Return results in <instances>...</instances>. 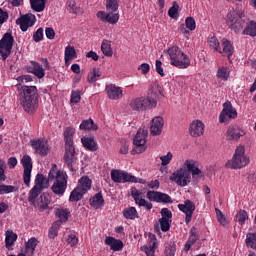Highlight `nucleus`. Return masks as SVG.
<instances>
[{
  "label": "nucleus",
  "instance_id": "obj_1",
  "mask_svg": "<svg viewBox=\"0 0 256 256\" xmlns=\"http://www.w3.org/2000/svg\"><path fill=\"white\" fill-rule=\"evenodd\" d=\"M37 93L36 86L22 85L20 89V103L26 113H35L37 110Z\"/></svg>",
  "mask_w": 256,
  "mask_h": 256
},
{
  "label": "nucleus",
  "instance_id": "obj_2",
  "mask_svg": "<svg viewBox=\"0 0 256 256\" xmlns=\"http://www.w3.org/2000/svg\"><path fill=\"white\" fill-rule=\"evenodd\" d=\"M73 135H75V129L68 127L64 131V139H65V155L64 161L68 167L75 173V168L73 165L77 163V157H75V146L73 145Z\"/></svg>",
  "mask_w": 256,
  "mask_h": 256
},
{
  "label": "nucleus",
  "instance_id": "obj_3",
  "mask_svg": "<svg viewBox=\"0 0 256 256\" xmlns=\"http://www.w3.org/2000/svg\"><path fill=\"white\" fill-rule=\"evenodd\" d=\"M247 21H249V19L245 15V12L241 10L229 12L226 15V24L236 35H239V33L245 29Z\"/></svg>",
  "mask_w": 256,
  "mask_h": 256
},
{
  "label": "nucleus",
  "instance_id": "obj_4",
  "mask_svg": "<svg viewBox=\"0 0 256 256\" xmlns=\"http://www.w3.org/2000/svg\"><path fill=\"white\" fill-rule=\"evenodd\" d=\"M119 0H107L106 1V11H98L97 18L102 21V23H109L110 25H117L119 23Z\"/></svg>",
  "mask_w": 256,
  "mask_h": 256
},
{
  "label": "nucleus",
  "instance_id": "obj_5",
  "mask_svg": "<svg viewBox=\"0 0 256 256\" xmlns=\"http://www.w3.org/2000/svg\"><path fill=\"white\" fill-rule=\"evenodd\" d=\"M168 54L171 60V65L177 67L178 69H187L191 65V59L187 54L181 51L180 47L173 46L168 49Z\"/></svg>",
  "mask_w": 256,
  "mask_h": 256
},
{
  "label": "nucleus",
  "instance_id": "obj_6",
  "mask_svg": "<svg viewBox=\"0 0 256 256\" xmlns=\"http://www.w3.org/2000/svg\"><path fill=\"white\" fill-rule=\"evenodd\" d=\"M132 111H147L157 107V99L153 98V94L147 97H138L130 101Z\"/></svg>",
  "mask_w": 256,
  "mask_h": 256
},
{
  "label": "nucleus",
  "instance_id": "obj_7",
  "mask_svg": "<svg viewBox=\"0 0 256 256\" xmlns=\"http://www.w3.org/2000/svg\"><path fill=\"white\" fill-rule=\"evenodd\" d=\"M249 165V157L245 156V147L240 146L236 149L232 161L226 163L228 169H243Z\"/></svg>",
  "mask_w": 256,
  "mask_h": 256
},
{
  "label": "nucleus",
  "instance_id": "obj_8",
  "mask_svg": "<svg viewBox=\"0 0 256 256\" xmlns=\"http://www.w3.org/2000/svg\"><path fill=\"white\" fill-rule=\"evenodd\" d=\"M28 201L37 210L43 212L46 211V209H49V204L51 203V195L48 193L41 194V192H36L35 196H32V194L29 193Z\"/></svg>",
  "mask_w": 256,
  "mask_h": 256
},
{
  "label": "nucleus",
  "instance_id": "obj_9",
  "mask_svg": "<svg viewBox=\"0 0 256 256\" xmlns=\"http://www.w3.org/2000/svg\"><path fill=\"white\" fill-rule=\"evenodd\" d=\"M15 43V38L9 32H6L1 40H0V55L2 57V61H7L9 55H11V51H13V45Z\"/></svg>",
  "mask_w": 256,
  "mask_h": 256
},
{
  "label": "nucleus",
  "instance_id": "obj_10",
  "mask_svg": "<svg viewBox=\"0 0 256 256\" xmlns=\"http://www.w3.org/2000/svg\"><path fill=\"white\" fill-rule=\"evenodd\" d=\"M147 135H149V131L145 128H140L137 131V134L134 137V149L131 151L132 155H135V153H144L146 147L145 143H147Z\"/></svg>",
  "mask_w": 256,
  "mask_h": 256
},
{
  "label": "nucleus",
  "instance_id": "obj_11",
  "mask_svg": "<svg viewBox=\"0 0 256 256\" xmlns=\"http://www.w3.org/2000/svg\"><path fill=\"white\" fill-rule=\"evenodd\" d=\"M170 181L178 184L179 187H187V185L191 183V174H188L186 168H179L172 173L170 176Z\"/></svg>",
  "mask_w": 256,
  "mask_h": 256
},
{
  "label": "nucleus",
  "instance_id": "obj_12",
  "mask_svg": "<svg viewBox=\"0 0 256 256\" xmlns=\"http://www.w3.org/2000/svg\"><path fill=\"white\" fill-rule=\"evenodd\" d=\"M231 119H237V109L233 107L231 101H226L223 104V109L219 116L220 123H227V121H231Z\"/></svg>",
  "mask_w": 256,
  "mask_h": 256
},
{
  "label": "nucleus",
  "instance_id": "obj_13",
  "mask_svg": "<svg viewBox=\"0 0 256 256\" xmlns=\"http://www.w3.org/2000/svg\"><path fill=\"white\" fill-rule=\"evenodd\" d=\"M69 176L67 174L59 173L56 180L51 187L52 192L54 195H64L65 191H67V180Z\"/></svg>",
  "mask_w": 256,
  "mask_h": 256
},
{
  "label": "nucleus",
  "instance_id": "obj_14",
  "mask_svg": "<svg viewBox=\"0 0 256 256\" xmlns=\"http://www.w3.org/2000/svg\"><path fill=\"white\" fill-rule=\"evenodd\" d=\"M111 179L114 183H137V177L121 170H112Z\"/></svg>",
  "mask_w": 256,
  "mask_h": 256
},
{
  "label": "nucleus",
  "instance_id": "obj_15",
  "mask_svg": "<svg viewBox=\"0 0 256 256\" xmlns=\"http://www.w3.org/2000/svg\"><path fill=\"white\" fill-rule=\"evenodd\" d=\"M22 167H24L23 181L26 187L31 185V172L33 171V161L29 155H24L21 159Z\"/></svg>",
  "mask_w": 256,
  "mask_h": 256
},
{
  "label": "nucleus",
  "instance_id": "obj_16",
  "mask_svg": "<svg viewBox=\"0 0 256 256\" xmlns=\"http://www.w3.org/2000/svg\"><path fill=\"white\" fill-rule=\"evenodd\" d=\"M37 22V17L33 13L24 14L16 20V25H20L21 31L25 32L29 27H33Z\"/></svg>",
  "mask_w": 256,
  "mask_h": 256
},
{
  "label": "nucleus",
  "instance_id": "obj_17",
  "mask_svg": "<svg viewBox=\"0 0 256 256\" xmlns=\"http://www.w3.org/2000/svg\"><path fill=\"white\" fill-rule=\"evenodd\" d=\"M47 187H49V180L44 177L43 174H37L35 178V185L29 193H31L33 197L37 193H42L43 189H47Z\"/></svg>",
  "mask_w": 256,
  "mask_h": 256
},
{
  "label": "nucleus",
  "instance_id": "obj_18",
  "mask_svg": "<svg viewBox=\"0 0 256 256\" xmlns=\"http://www.w3.org/2000/svg\"><path fill=\"white\" fill-rule=\"evenodd\" d=\"M178 209L185 213V222L191 223V219L193 217V213L195 212V203L191 200H185L184 204H179Z\"/></svg>",
  "mask_w": 256,
  "mask_h": 256
},
{
  "label": "nucleus",
  "instance_id": "obj_19",
  "mask_svg": "<svg viewBox=\"0 0 256 256\" xmlns=\"http://www.w3.org/2000/svg\"><path fill=\"white\" fill-rule=\"evenodd\" d=\"M163 125L165 122L163 121V117L157 116L152 119V124L150 126V133L151 135L157 136L161 135L163 131Z\"/></svg>",
  "mask_w": 256,
  "mask_h": 256
},
{
  "label": "nucleus",
  "instance_id": "obj_20",
  "mask_svg": "<svg viewBox=\"0 0 256 256\" xmlns=\"http://www.w3.org/2000/svg\"><path fill=\"white\" fill-rule=\"evenodd\" d=\"M182 169H186L187 173L191 175L195 178V177H203L204 174L201 171V169H199V167L195 166V162L193 160H186L184 162V167H182Z\"/></svg>",
  "mask_w": 256,
  "mask_h": 256
},
{
  "label": "nucleus",
  "instance_id": "obj_21",
  "mask_svg": "<svg viewBox=\"0 0 256 256\" xmlns=\"http://www.w3.org/2000/svg\"><path fill=\"white\" fill-rule=\"evenodd\" d=\"M31 145L38 155L45 157L49 153V146L41 140H31Z\"/></svg>",
  "mask_w": 256,
  "mask_h": 256
},
{
  "label": "nucleus",
  "instance_id": "obj_22",
  "mask_svg": "<svg viewBox=\"0 0 256 256\" xmlns=\"http://www.w3.org/2000/svg\"><path fill=\"white\" fill-rule=\"evenodd\" d=\"M245 135V131L239 129L237 126H230L226 132L228 141H237L240 137Z\"/></svg>",
  "mask_w": 256,
  "mask_h": 256
},
{
  "label": "nucleus",
  "instance_id": "obj_23",
  "mask_svg": "<svg viewBox=\"0 0 256 256\" xmlns=\"http://www.w3.org/2000/svg\"><path fill=\"white\" fill-rule=\"evenodd\" d=\"M189 131L191 137H201L205 131V124L200 120L194 121L191 123Z\"/></svg>",
  "mask_w": 256,
  "mask_h": 256
},
{
  "label": "nucleus",
  "instance_id": "obj_24",
  "mask_svg": "<svg viewBox=\"0 0 256 256\" xmlns=\"http://www.w3.org/2000/svg\"><path fill=\"white\" fill-rule=\"evenodd\" d=\"M107 95L109 99L117 101L123 97V90L120 87H117L115 84H110L106 87Z\"/></svg>",
  "mask_w": 256,
  "mask_h": 256
},
{
  "label": "nucleus",
  "instance_id": "obj_25",
  "mask_svg": "<svg viewBox=\"0 0 256 256\" xmlns=\"http://www.w3.org/2000/svg\"><path fill=\"white\" fill-rule=\"evenodd\" d=\"M28 73H33L38 79L45 77V70L41 67V64L35 61H31V65L26 67Z\"/></svg>",
  "mask_w": 256,
  "mask_h": 256
},
{
  "label": "nucleus",
  "instance_id": "obj_26",
  "mask_svg": "<svg viewBox=\"0 0 256 256\" xmlns=\"http://www.w3.org/2000/svg\"><path fill=\"white\" fill-rule=\"evenodd\" d=\"M150 245L142 246L141 251L146 253L147 256H155V249H157V238L153 234H149Z\"/></svg>",
  "mask_w": 256,
  "mask_h": 256
},
{
  "label": "nucleus",
  "instance_id": "obj_27",
  "mask_svg": "<svg viewBox=\"0 0 256 256\" xmlns=\"http://www.w3.org/2000/svg\"><path fill=\"white\" fill-rule=\"evenodd\" d=\"M105 243L111 248L112 251H121V249H123V241L115 239L114 237H106Z\"/></svg>",
  "mask_w": 256,
  "mask_h": 256
},
{
  "label": "nucleus",
  "instance_id": "obj_28",
  "mask_svg": "<svg viewBox=\"0 0 256 256\" xmlns=\"http://www.w3.org/2000/svg\"><path fill=\"white\" fill-rule=\"evenodd\" d=\"M65 65H70L73 59H77V51L75 47L68 45L65 48L64 52Z\"/></svg>",
  "mask_w": 256,
  "mask_h": 256
},
{
  "label": "nucleus",
  "instance_id": "obj_29",
  "mask_svg": "<svg viewBox=\"0 0 256 256\" xmlns=\"http://www.w3.org/2000/svg\"><path fill=\"white\" fill-rule=\"evenodd\" d=\"M82 145L87 149L88 151H97L99 149V146H97V142H95V139L91 137H82L81 138Z\"/></svg>",
  "mask_w": 256,
  "mask_h": 256
},
{
  "label": "nucleus",
  "instance_id": "obj_30",
  "mask_svg": "<svg viewBox=\"0 0 256 256\" xmlns=\"http://www.w3.org/2000/svg\"><path fill=\"white\" fill-rule=\"evenodd\" d=\"M90 205L94 207V209H101V207L105 205L103 194H101V192H98L93 196V198H90Z\"/></svg>",
  "mask_w": 256,
  "mask_h": 256
},
{
  "label": "nucleus",
  "instance_id": "obj_31",
  "mask_svg": "<svg viewBox=\"0 0 256 256\" xmlns=\"http://www.w3.org/2000/svg\"><path fill=\"white\" fill-rule=\"evenodd\" d=\"M242 35L256 37V22L255 20L247 21L245 28L242 30Z\"/></svg>",
  "mask_w": 256,
  "mask_h": 256
},
{
  "label": "nucleus",
  "instance_id": "obj_32",
  "mask_svg": "<svg viewBox=\"0 0 256 256\" xmlns=\"http://www.w3.org/2000/svg\"><path fill=\"white\" fill-rule=\"evenodd\" d=\"M101 75H103V71H101L97 67L92 68V70H90V72L88 73V77H87L88 83H97Z\"/></svg>",
  "mask_w": 256,
  "mask_h": 256
},
{
  "label": "nucleus",
  "instance_id": "obj_33",
  "mask_svg": "<svg viewBox=\"0 0 256 256\" xmlns=\"http://www.w3.org/2000/svg\"><path fill=\"white\" fill-rule=\"evenodd\" d=\"M92 183H93V181H91V179L88 178V176H83L79 180L78 185L76 187H78L80 190H82L83 193H87V191H89V189H91Z\"/></svg>",
  "mask_w": 256,
  "mask_h": 256
},
{
  "label": "nucleus",
  "instance_id": "obj_34",
  "mask_svg": "<svg viewBox=\"0 0 256 256\" xmlns=\"http://www.w3.org/2000/svg\"><path fill=\"white\" fill-rule=\"evenodd\" d=\"M221 44L223 47L222 53H225L227 55L228 59H231V55H233V44H231V41H229L227 38H223L221 40Z\"/></svg>",
  "mask_w": 256,
  "mask_h": 256
},
{
  "label": "nucleus",
  "instance_id": "obj_35",
  "mask_svg": "<svg viewBox=\"0 0 256 256\" xmlns=\"http://www.w3.org/2000/svg\"><path fill=\"white\" fill-rule=\"evenodd\" d=\"M45 3L47 0H30V7L36 13H41V11H45Z\"/></svg>",
  "mask_w": 256,
  "mask_h": 256
},
{
  "label": "nucleus",
  "instance_id": "obj_36",
  "mask_svg": "<svg viewBox=\"0 0 256 256\" xmlns=\"http://www.w3.org/2000/svg\"><path fill=\"white\" fill-rule=\"evenodd\" d=\"M84 195H85V192H83V190H80L76 186L74 190L70 193L69 201L70 203H77V201H81V199H83Z\"/></svg>",
  "mask_w": 256,
  "mask_h": 256
},
{
  "label": "nucleus",
  "instance_id": "obj_37",
  "mask_svg": "<svg viewBox=\"0 0 256 256\" xmlns=\"http://www.w3.org/2000/svg\"><path fill=\"white\" fill-rule=\"evenodd\" d=\"M80 129L82 131H97L98 127L93 122V119L83 120L80 124Z\"/></svg>",
  "mask_w": 256,
  "mask_h": 256
},
{
  "label": "nucleus",
  "instance_id": "obj_38",
  "mask_svg": "<svg viewBox=\"0 0 256 256\" xmlns=\"http://www.w3.org/2000/svg\"><path fill=\"white\" fill-rule=\"evenodd\" d=\"M55 215L60 221L67 223V221H69V215H71V212L68 209L57 208Z\"/></svg>",
  "mask_w": 256,
  "mask_h": 256
},
{
  "label": "nucleus",
  "instance_id": "obj_39",
  "mask_svg": "<svg viewBox=\"0 0 256 256\" xmlns=\"http://www.w3.org/2000/svg\"><path fill=\"white\" fill-rule=\"evenodd\" d=\"M123 215L125 219H139V213L137 212V209L135 207L125 208L123 211Z\"/></svg>",
  "mask_w": 256,
  "mask_h": 256
},
{
  "label": "nucleus",
  "instance_id": "obj_40",
  "mask_svg": "<svg viewBox=\"0 0 256 256\" xmlns=\"http://www.w3.org/2000/svg\"><path fill=\"white\" fill-rule=\"evenodd\" d=\"M59 173L60 175H67V172L65 171H61V170H57V164H52L51 165V169L49 171L48 174V181H53V179H57V177H59Z\"/></svg>",
  "mask_w": 256,
  "mask_h": 256
},
{
  "label": "nucleus",
  "instance_id": "obj_41",
  "mask_svg": "<svg viewBox=\"0 0 256 256\" xmlns=\"http://www.w3.org/2000/svg\"><path fill=\"white\" fill-rule=\"evenodd\" d=\"M5 235L6 248L9 249V247H13V245H15V241H17V234L13 233V231L7 230Z\"/></svg>",
  "mask_w": 256,
  "mask_h": 256
},
{
  "label": "nucleus",
  "instance_id": "obj_42",
  "mask_svg": "<svg viewBox=\"0 0 256 256\" xmlns=\"http://www.w3.org/2000/svg\"><path fill=\"white\" fill-rule=\"evenodd\" d=\"M101 51L106 57H113V48H111V41L104 40L101 45Z\"/></svg>",
  "mask_w": 256,
  "mask_h": 256
},
{
  "label": "nucleus",
  "instance_id": "obj_43",
  "mask_svg": "<svg viewBox=\"0 0 256 256\" xmlns=\"http://www.w3.org/2000/svg\"><path fill=\"white\" fill-rule=\"evenodd\" d=\"M68 11L74 13V15H83V9L77 7L73 0L68 1Z\"/></svg>",
  "mask_w": 256,
  "mask_h": 256
},
{
  "label": "nucleus",
  "instance_id": "obj_44",
  "mask_svg": "<svg viewBox=\"0 0 256 256\" xmlns=\"http://www.w3.org/2000/svg\"><path fill=\"white\" fill-rule=\"evenodd\" d=\"M37 245H39V241L37 240V238H30L26 243V251H30L31 255H33L35 253Z\"/></svg>",
  "mask_w": 256,
  "mask_h": 256
},
{
  "label": "nucleus",
  "instance_id": "obj_45",
  "mask_svg": "<svg viewBox=\"0 0 256 256\" xmlns=\"http://www.w3.org/2000/svg\"><path fill=\"white\" fill-rule=\"evenodd\" d=\"M246 247L254 249L256 247V233H248L246 235Z\"/></svg>",
  "mask_w": 256,
  "mask_h": 256
},
{
  "label": "nucleus",
  "instance_id": "obj_46",
  "mask_svg": "<svg viewBox=\"0 0 256 256\" xmlns=\"http://www.w3.org/2000/svg\"><path fill=\"white\" fill-rule=\"evenodd\" d=\"M235 219L238 223H241V225H245V222L249 219V214H247L245 210H240L237 212Z\"/></svg>",
  "mask_w": 256,
  "mask_h": 256
},
{
  "label": "nucleus",
  "instance_id": "obj_47",
  "mask_svg": "<svg viewBox=\"0 0 256 256\" xmlns=\"http://www.w3.org/2000/svg\"><path fill=\"white\" fill-rule=\"evenodd\" d=\"M197 241H199V231L197 230V228L192 227L190 229V234H189L188 242L192 243L193 245H195V243H197Z\"/></svg>",
  "mask_w": 256,
  "mask_h": 256
},
{
  "label": "nucleus",
  "instance_id": "obj_48",
  "mask_svg": "<svg viewBox=\"0 0 256 256\" xmlns=\"http://www.w3.org/2000/svg\"><path fill=\"white\" fill-rule=\"evenodd\" d=\"M168 15L171 19H177L179 17V3L173 2V6L168 10Z\"/></svg>",
  "mask_w": 256,
  "mask_h": 256
},
{
  "label": "nucleus",
  "instance_id": "obj_49",
  "mask_svg": "<svg viewBox=\"0 0 256 256\" xmlns=\"http://www.w3.org/2000/svg\"><path fill=\"white\" fill-rule=\"evenodd\" d=\"M208 45L212 49H215V51H218V53H223L221 51V46L219 44V40H217V37L213 36L208 39Z\"/></svg>",
  "mask_w": 256,
  "mask_h": 256
},
{
  "label": "nucleus",
  "instance_id": "obj_50",
  "mask_svg": "<svg viewBox=\"0 0 256 256\" xmlns=\"http://www.w3.org/2000/svg\"><path fill=\"white\" fill-rule=\"evenodd\" d=\"M173 220H165V218H160L159 219V224H160V229L164 233H167L169 229H171V223Z\"/></svg>",
  "mask_w": 256,
  "mask_h": 256
},
{
  "label": "nucleus",
  "instance_id": "obj_51",
  "mask_svg": "<svg viewBox=\"0 0 256 256\" xmlns=\"http://www.w3.org/2000/svg\"><path fill=\"white\" fill-rule=\"evenodd\" d=\"M216 211V217L218 219V222L222 227H227V218L225 217V214L219 210V208H215Z\"/></svg>",
  "mask_w": 256,
  "mask_h": 256
},
{
  "label": "nucleus",
  "instance_id": "obj_52",
  "mask_svg": "<svg viewBox=\"0 0 256 256\" xmlns=\"http://www.w3.org/2000/svg\"><path fill=\"white\" fill-rule=\"evenodd\" d=\"M135 203L139 207H145L147 211H151V209H153V204L143 198H138L137 201H135Z\"/></svg>",
  "mask_w": 256,
  "mask_h": 256
},
{
  "label": "nucleus",
  "instance_id": "obj_53",
  "mask_svg": "<svg viewBox=\"0 0 256 256\" xmlns=\"http://www.w3.org/2000/svg\"><path fill=\"white\" fill-rule=\"evenodd\" d=\"M160 214L162 216L160 219H165L167 221H172L171 219H173V213L169 208H162Z\"/></svg>",
  "mask_w": 256,
  "mask_h": 256
},
{
  "label": "nucleus",
  "instance_id": "obj_54",
  "mask_svg": "<svg viewBox=\"0 0 256 256\" xmlns=\"http://www.w3.org/2000/svg\"><path fill=\"white\" fill-rule=\"evenodd\" d=\"M185 25H186V28L189 29V31H195V29L197 28V24L195 23V18L191 16L186 18Z\"/></svg>",
  "mask_w": 256,
  "mask_h": 256
},
{
  "label": "nucleus",
  "instance_id": "obj_55",
  "mask_svg": "<svg viewBox=\"0 0 256 256\" xmlns=\"http://www.w3.org/2000/svg\"><path fill=\"white\" fill-rule=\"evenodd\" d=\"M157 203H173V200H171V196H169L168 194L159 192Z\"/></svg>",
  "mask_w": 256,
  "mask_h": 256
},
{
  "label": "nucleus",
  "instance_id": "obj_56",
  "mask_svg": "<svg viewBox=\"0 0 256 256\" xmlns=\"http://www.w3.org/2000/svg\"><path fill=\"white\" fill-rule=\"evenodd\" d=\"M5 167H7V165L2 159H0V183L7 181V175H5Z\"/></svg>",
  "mask_w": 256,
  "mask_h": 256
},
{
  "label": "nucleus",
  "instance_id": "obj_57",
  "mask_svg": "<svg viewBox=\"0 0 256 256\" xmlns=\"http://www.w3.org/2000/svg\"><path fill=\"white\" fill-rule=\"evenodd\" d=\"M13 191H15V186L0 185V195H7L8 193H13Z\"/></svg>",
  "mask_w": 256,
  "mask_h": 256
},
{
  "label": "nucleus",
  "instance_id": "obj_58",
  "mask_svg": "<svg viewBox=\"0 0 256 256\" xmlns=\"http://www.w3.org/2000/svg\"><path fill=\"white\" fill-rule=\"evenodd\" d=\"M171 159H173V153L168 152L167 155L165 156H161L160 160H161V165L163 167L169 165L171 163Z\"/></svg>",
  "mask_w": 256,
  "mask_h": 256
},
{
  "label": "nucleus",
  "instance_id": "obj_59",
  "mask_svg": "<svg viewBox=\"0 0 256 256\" xmlns=\"http://www.w3.org/2000/svg\"><path fill=\"white\" fill-rule=\"evenodd\" d=\"M19 85H26L27 83L33 81V77L31 75H22L17 78Z\"/></svg>",
  "mask_w": 256,
  "mask_h": 256
},
{
  "label": "nucleus",
  "instance_id": "obj_60",
  "mask_svg": "<svg viewBox=\"0 0 256 256\" xmlns=\"http://www.w3.org/2000/svg\"><path fill=\"white\" fill-rule=\"evenodd\" d=\"M146 197L147 199H149V201H154L155 203H157L159 199V192L149 190L146 194Z\"/></svg>",
  "mask_w": 256,
  "mask_h": 256
},
{
  "label": "nucleus",
  "instance_id": "obj_61",
  "mask_svg": "<svg viewBox=\"0 0 256 256\" xmlns=\"http://www.w3.org/2000/svg\"><path fill=\"white\" fill-rule=\"evenodd\" d=\"M33 40L35 43H39V41H43V28H38L36 32L33 34Z\"/></svg>",
  "mask_w": 256,
  "mask_h": 256
},
{
  "label": "nucleus",
  "instance_id": "obj_62",
  "mask_svg": "<svg viewBox=\"0 0 256 256\" xmlns=\"http://www.w3.org/2000/svg\"><path fill=\"white\" fill-rule=\"evenodd\" d=\"M81 101V92L73 91L71 94L70 103H79Z\"/></svg>",
  "mask_w": 256,
  "mask_h": 256
},
{
  "label": "nucleus",
  "instance_id": "obj_63",
  "mask_svg": "<svg viewBox=\"0 0 256 256\" xmlns=\"http://www.w3.org/2000/svg\"><path fill=\"white\" fill-rule=\"evenodd\" d=\"M45 35L47 39H49L50 41H53V39H55V30L52 27H47L45 29Z\"/></svg>",
  "mask_w": 256,
  "mask_h": 256
},
{
  "label": "nucleus",
  "instance_id": "obj_64",
  "mask_svg": "<svg viewBox=\"0 0 256 256\" xmlns=\"http://www.w3.org/2000/svg\"><path fill=\"white\" fill-rule=\"evenodd\" d=\"M217 77H219L220 79H228L229 74L227 73V68L223 67V68L218 69Z\"/></svg>",
  "mask_w": 256,
  "mask_h": 256
}]
</instances>
